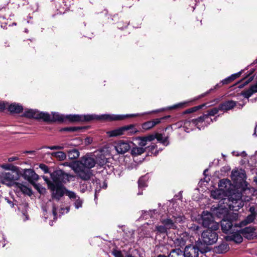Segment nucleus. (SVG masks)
I'll return each mask as SVG.
<instances>
[{
	"label": "nucleus",
	"mask_w": 257,
	"mask_h": 257,
	"mask_svg": "<svg viewBox=\"0 0 257 257\" xmlns=\"http://www.w3.org/2000/svg\"><path fill=\"white\" fill-rule=\"evenodd\" d=\"M68 156L70 160L76 159L79 156V152L77 149H73L68 151Z\"/></svg>",
	"instance_id": "obj_37"
},
{
	"label": "nucleus",
	"mask_w": 257,
	"mask_h": 257,
	"mask_svg": "<svg viewBox=\"0 0 257 257\" xmlns=\"http://www.w3.org/2000/svg\"><path fill=\"white\" fill-rule=\"evenodd\" d=\"M18 173L17 171H9L2 173L0 175V181L8 186H15V182L18 178Z\"/></svg>",
	"instance_id": "obj_8"
},
{
	"label": "nucleus",
	"mask_w": 257,
	"mask_h": 257,
	"mask_svg": "<svg viewBox=\"0 0 257 257\" xmlns=\"http://www.w3.org/2000/svg\"><path fill=\"white\" fill-rule=\"evenodd\" d=\"M255 219V215L254 214L251 213V214L248 215L246 218L239 223V227H242L243 226L246 225L248 223H251Z\"/></svg>",
	"instance_id": "obj_32"
},
{
	"label": "nucleus",
	"mask_w": 257,
	"mask_h": 257,
	"mask_svg": "<svg viewBox=\"0 0 257 257\" xmlns=\"http://www.w3.org/2000/svg\"><path fill=\"white\" fill-rule=\"evenodd\" d=\"M48 115L49 117L47 119H45V117H43V121L46 122H63L65 121V116L62 115L57 112H52V114H50L48 112H44Z\"/></svg>",
	"instance_id": "obj_18"
},
{
	"label": "nucleus",
	"mask_w": 257,
	"mask_h": 257,
	"mask_svg": "<svg viewBox=\"0 0 257 257\" xmlns=\"http://www.w3.org/2000/svg\"><path fill=\"white\" fill-rule=\"evenodd\" d=\"M170 241L173 242L170 243V244L174 247H182L186 243V239L180 235H175L173 237L171 238Z\"/></svg>",
	"instance_id": "obj_20"
},
{
	"label": "nucleus",
	"mask_w": 257,
	"mask_h": 257,
	"mask_svg": "<svg viewBox=\"0 0 257 257\" xmlns=\"http://www.w3.org/2000/svg\"><path fill=\"white\" fill-rule=\"evenodd\" d=\"M184 218L181 213H173L172 211L169 210L167 217L160 219L162 224L156 226L157 233L167 234L168 230L177 229V223L182 222Z\"/></svg>",
	"instance_id": "obj_3"
},
{
	"label": "nucleus",
	"mask_w": 257,
	"mask_h": 257,
	"mask_svg": "<svg viewBox=\"0 0 257 257\" xmlns=\"http://www.w3.org/2000/svg\"><path fill=\"white\" fill-rule=\"evenodd\" d=\"M42 148L48 149L51 150H62L64 149V147L62 146H44Z\"/></svg>",
	"instance_id": "obj_45"
},
{
	"label": "nucleus",
	"mask_w": 257,
	"mask_h": 257,
	"mask_svg": "<svg viewBox=\"0 0 257 257\" xmlns=\"http://www.w3.org/2000/svg\"><path fill=\"white\" fill-rule=\"evenodd\" d=\"M156 210H150L149 211L143 210L142 211V215L141 218L147 219L148 218V216H150V217L151 218L152 217L153 215L156 213Z\"/></svg>",
	"instance_id": "obj_38"
},
{
	"label": "nucleus",
	"mask_w": 257,
	"mask_h": 257,
	"mask_svg": "<svg viewBox=\"0 0 257 257\" xmlns=\"http://www.w3.org/2000/svg\"><path fill=\"white\" fill-rule=\"evenodd\" d=\"M220 83H219V84H217L214 86V88H213V89H212V88L210 89L209 90V91L207 92V93H208L210 91H211L213 90V89H216V88L219 87L220 86Z\"/></svg>",
	"instance_id": "obj_59"
},
{
	"label": "nucleus",
	"mask_w": 257,
	"mask_h": 257,
	"mask_svg": "<svg viewBox=\"0 0 257 257\" xmlns=\"http://www.w3.org/2000/svg\"><path fill=\"white\" fill-rule=\"evenodd\" d=\"M48 185V189L51 191L52 197L59 201L65 194V187L61 184H55L46 177H43Z\"/></svg>",
	"instance_id": "obj_4"
},
{
	"label": "nucleus",
	"mask_w": 257,
	"mask_h": 257,
	"mask_svg": "<svg viewBox=\"0 0 257 257\" xmlns=\"http://www.w3.org/2000/svg\"><path fill=\"white\" fill-rule=\"evenodd\" d=\"M229 234H231V235L227 237L229 240H232L237 243L242 241L243 238L239 230H233Z\"/></svg>",
	"instance_id": "obj_22"
},
{
	"label": "nucleus",
	"mask_w": 257,
	"mask_h": 257,
	"mask_svg": "<svg viewBox=\"0 0 257 257\" xmlns=\"http://www.w3.org/2000/svg\"><path fill=\"white\" fill-rule=\"evenodd\" d=\"M161 119H162V118H156L152 120L146 121L142 124V127L144 130H150L156 125L160 123Z\"/></svg>",
	"instance_id": "obj_23"
},
{
	"label": "nucleus",
	"mask_w": 257,
	"mask_h": 257,
	"mask_svg": "<svg viewBox=\"0 0 257 257\" xmlns=\"http://www.w3.org/2000/svg\"><path fill=\"white\" fill-rule=\"evenodd\" d=\"M196 6V4H195V3H194V2H193V5H190V7H191L192 8V11H193L194 10V9H195V7Z\"/></svg>",
	"instance_id": "obj_64"
},
{
	"label": "nucleus",
	"mask_w": 257,
	"mask_h": 257,
	"mask_svg": "<svg viewBox=\"0 0 257 257\" xmlns=\"http://www.w3.org/2000/svg\"><path fill=\"white\" fill-rule=\"evenodd\" d=\"M8 109L12 113H20L23 110V106L16 103H13L10 105Z\"/></svg>",
	"instance_id": "obj_26"
},
{
	"label": "nucleus",
	"mask_w": 257,
	"mask_h": 257,
	"mask_svg": "<svg viewBox=\"0 0 257 257\" xmlns=\"http://www.w3.org/2000/svg\"><path fill=\"white\" fill-rule=\"evenodd\" d=\"M123 130H124V128H123L122 126L111 131H108L106 133L108 136L109 137H116L122 135H124V133H123Z\"/></svg>",
	"instance_id": "obj_28"
},
{
	"label": "nucleus",
	"mask_w": 257,
	"mask_h": 257,
	"mask_svg": "<svg viewBox=\"0 0 257 257\" xmlns=\"http://www.w3.org/2000/svg\"><path fill=\"white\" fill-rule=\"evenodd\" d=\"M52 212H53V214L54 216V219H57V208L55 205H53Z\"/></svg>",
	"instance_id": "obj_54"
},
{
	"label": "nucleus",
	"mask_w": 257,
	"mask_h": 257,
	"mask_svg": "<svg viewBox=\"0 0 257 257\" xmlns=\"http://www.w3.org/2000/svg\"><path fill=\"white\" fill-rule=\"evenodd\" d=\"M241 94L245 98H248L253 94V93H252V91H251V90L249 88V89L243 91V92H242Z\"/></svg>",
	"instance_id": "obj_47"
},
{
	"label": "nucleus",
	"mask_w": 257,
	"mask_h": 257,
	"mask_svg": "<svg viewBox=\"0 0 257 257\" xmlns=\"http://www.w3.org/2000/svg\"><path fill=\"white\" fill-rule=\"evenodd\" d=\"M138 144L141 147L144 148L147 144V141L145 137H139L138 138Z\"/></svg>",
	"instance_id": "obj_42"
},
{
	"label": "nucleus",
	"mask_w": 257,
	"mask_h": 257,
	"mask_svg": "<svg viewBox=\"0 0 257 257\" xmlns=\"http://www.w3.org/2000/svg\"><path fill=\"white\" fill-rule=\"evenodd\" d=\"M81 128L80 127L76 126H71V127H65L63 129L64 131H68V132H77L78 130H80Z\"/></svg>",
	"instance_id": "obj_48"
},
{
	"label": "nucleus",
	"mask_w": 257,
	"mask_h": 257,
	"mask_svg": "<svg viewBox=\"0 0 257 257\" xmlns=\"http://www.w3.org/2000/svg\"><path fill=\"white\" fill-rule=\"evenodd\" d=\"M59 4L63 9H67L70 6L69 0H59Z\"/></svg>",
	"instance_id": "obj_39"
},
{
	"label": "nucleus",
	"mask_w": 257,
	"mask_h": 257,
	"mask_svg": "<svg viewBox=\"0 0 257 257\" xmlns=\"http://www.w3.org/2000/svg\"><path fill=\"white\" fill-rule=\"evenodd\" d=\"M70 177L69 175L65 173L62 170L55 171L51 174V177L55 184L63 185V183L69 182Z\"/></svg>",
	"instance_id": "obj_9"
},
{
	"label": "nucleus",
	"mask_w": 257,
	"mask_h": 257,
	"mask_svg": "<svg viewBox=\"0 0 257 257\" xmlns=\"http://www.w3.org/2000/svg\"><path fill=\"white\" fill-rule=\"evenodd\" d=\"M184 103H179L178 104H176V105H174L172 107V108H176L178 106H182L183 105H184Z\"/></svg>",
	"instance_id": "obj_61"
},
{
	"label": "nucleus",
	"mask_w": 257,
	"mask_h": 257,
	"mask_svg": "<svg viewBox=\"0 0 257 257\" xmlns=\"http://www.w3.org/2000/svg\"><path fill=\"white\" fill-rule=\"evenodd\" d=\"M7 104V103H5L4 102H0V110L2 111L4 110Z\"/></svg>",
	"instance_id": "obj_56"
},
{
	"label": "nucleus",
	"mask_w": 257,
	"mask_h": 257,
	"mask_svg": "<svg viewBox=\"0 0 257 257\" xmlns=\"http://www.w3.org/2000/svg\"><path fill=\"white\" fill-rule=\"evenodd\" d=\"M199 243L190 244L187 245L183 251L185 257H198L199 252L201 251Z\"/></svg>",
	"instance_id": "obj_12"
},
{
	"label": "nucleus",
	"mask_w": 257,
	"mask_h": 257,
	"mask_svg": "<svg viewBox=\"0 0 257 257\" xmlns=\"http://www.w3.org/2000/svg\"><path fill=\"white\" fill-rule=\"evenodd\" d=\"M131 149V146L128 142L120 140L119 141L115 146V149L118 154H123L128 151Z\"/></svg>",
	"instance_id": "obj_17"
},
{
	"label": "nucleus",
	"mask_w": 257,
	"mask_h": 257,
	"mask_svg": "<svg viewBox=\"0 0 257 257\" xmlns=\"http://www.w3.org/2000/svg\"><path fill=\"white\" fill-rule=\"evenodd\" d=\"M227 194H228L226 192L219 188L218 189L211 191V197L212 198L215 199L223 200V203L224 204H225L224 201H228V204H229L230 203H232V201L234 203L236 199H239V200H241V196L239 193H238L235 195V197H236L235 199H234L232 196L228 198H226L225 197L227 196ZM225 203L227 204V203L225 202ZM233 204L234 205L235 204L234 203ZM227 205H228V204Z\"/></svg>",
	"instance_id": "obj_5"
},
{
	"label": "nucleus",
	"mask_w": 257,
	"mask_h": 257,
	"mask_svg": "<svg viewBox=\"0 0 257 257\" xmlns=\"http://www.w3.org/2000/svg\"><path fill=\"white\" fill-rule=\"evenodd\" d=\"M39 168L43 170L45 173H49V168L47 165L41 164L39 165Z\"/></svg>",
	"instance_id": "obj_50"
},
{
	"label": "nucleus",
	"mask_w": 257,
	"mask_h": 257,
	"mask_svg": "<svg viewBox=\"0 0 257 257\" xmlns=\"http://www.w3.org/2000/svg\"><path fill=\"white\" fill-rule=\"evenodd\" d=\"M145 151V149L143 147H133L131 150V154L133 156H138L143 154Z\"/></svg>",
	"instance_id": "obj_36"
},
{
	"label": "nucleus",
	"mask_w": 257,
	"mask_h": 257,
	"mask_svg": "<svg viewBox=\"0 0 257 257\" xmlns=\"http://www.w3.org/2000/svg\"><path fill=\"white\" fill-rule=\"evenodd\" d=\"M157 140L165 147H167L170 144L169 137H165L162 134L158 133Z\"/></svg>",
	"instance_id": "obj_29"
},
{
	"label": "nucleus",
	"mask_w": 257,
	"mask_h": 257,
	"mask_svg": "<svg viewBox=\"0 0 257 257\" xmlns=\"http://www.w3.org/2000/svg\"><path fill=\"white\" fill-rule=\"evenodd\" d=\"M112 254L115 257H123L121 251L117 249H114Z\"/></svg>",
	"instance_id": "obj_51"
},
{
	"label": "nucleus",
	"mask_w": 257,
	"mask_h": 257,
	"mask_svg": "<svg viewBox=\"0 0 257 257\" xmlns=\"http://www.w3.org/2000/svg\"><path fill=\"white\" fill-rule=\"evenodd\" d=\"M95 161L96 162V164L100 167H103L107 162V159L102 154H100L99 156H97Z\"/></svg>",
	"instance_id": "obj_33"
},
{
	"label": "nucleus",
	"mask_w": 257,
	"mask_h": 257,
	"mask_svg": "<svg viewBox=\"0 0 257 257\" xmlns=\"http://www.w3.org/2000/svg\"><path fill=\"white\" fill-rule=\"evenodd\" d=\"M168 257H185L183 251L179 248L172 249L168 255Z\"/></svg>",
	"instance_id": "obj_31"
},
{
	"label": "nucleus",
	"mask_w": 257,
	"mask_h": 257,
	"mask_svg": "<svg viewBox=\"0 0 257 257\" xmlns=\"http://www.w3.org/2000/svg\"><path fill=\"white\" fill-rule=\"evenodd\" d=\"M236 105V102L233 100L226 101L218 105L220 110L227 111L232 109Z\"/></svg>",
	"instance_id": "obj_24"
},
{
	"label": "nucleus",
	"mask_w": 257,
	"mask_h": 257,
	"mask_svg": "<svg viewBox=\"0 0 257 257\" xmlns=\"http://www.w3.org/2000/svg\"><path fill=\"white\" fill-rule=\"evenodd\" d=\"M157 134L158 133H156L155 134H151L147 136H145L146 138L147 142H151L154 141L155 139H157Z\"/></svg>",
	"instance_id": "obj_46"
},
{
	"label": "nucleus",
	"mask_w": 257,
	"mask_h": 257,
	"mask_svg": "<svg viewBox=\"0 0 257 257\" xmlns=\"http://www.w3.org/2000/svg\"><path fill=\"white\" fill-rule=\"evenodd\" d=\"M232 201V203L228 205H224L220 208L217 209V214L221 217V215L223 214V218L221 221V227L222 231L226 233L229 234L233 230H235V228L239 227L238 224L235 222L238 217V214L235 213H228V210L233 211H237L241 208L243 203L241 200L236 199L235 202Z\"/></svg>",
	"instance_id": "obj_1"
},
{
	"label": "nucleus",
	"mask_w": 257,
	"mask_h": 257,
	"mask_svg": "<svg viewBox=\"0 0 257 257\" xmlns=\"http://www.w3.org/2000/svg\"><path fill=\"white\" fill-rule=\"evenodd\" d=\"M77 164L82 166L83 168L91 170L96 164V162L93 158L86 155L82 157L79 163Z\"/></svg>",
	"instance_id": "obj_14"
},
{
	"label": "nucleus",
	"mask_w": 257,
	"mask_h": 257,
	"mask_svg": "<svg viewBox=\"0 0 257 257\" xmlns=\"http://www.w3.org/2000/svg\"><path fill=\"white\" fill-rule=\"evenodd\" d=\"M65 194L72 201H74V205L76 209H79L82 206L83 200L81 199L74 192L68 190L66 188Z\"/></svg>",
	"instance_id": "obj_15"
},
{
	"label": "nucleus",
	"mask_w": 257,
	"mask_h": 257,
	"mask_svg": "<svg viewBox=\"0 0 257 257\" xmlns=\"http://www.w3.org/2000/svg\"><path fill=\"white\" fill-rule=\"evenodd\" d=\"M36 187L39 192L41 193H42L43 192L45 191V189L41 187L39 185H36Z\"/></svg>",
	"instance_id": "obj_57"
},
{
	"label": "nucleus",
	"mask_w": 257,
	"mask_h": 257,
	"mask_svg": "<svg viewBox=\"0 0 257 257\" xmlns=\"http://www.w3.org/2000/svg\"><path fill=\"white\" fill-rule=\"evenodd\" d=\"M204 105H205V104H202V105H200L198 106H196L192 107V108H189L188 110H187L186 112L187 113H191L193 112H195V111L202 108Z\"/></svg>",
	"instance_id": "obj_44"
},
{
	"label": "nucleus",
	"mask_w": 257,
	"mask_h": 257,
	"mask_svg": "<svg viewBox=\"0 0 257 257\" xmlns=\"http://www.w3.org/2000/svg\"><path fill=\"white\" fill-rule=\"evenodd\" d=\"M132 5V4L131 3H130L129 4H126V5H122V7L130 8V7H131Z\"/></svg>",
	"instance_id": "obj_62"
},
{
	"label": "nucleus",
	"mask_w": 257,
	"mask_h": 257,
	"mask_svg": "<svg viewBox=\"0 0 257 257\" xmlns=\"http://www.w3.org/2000/svg\"><path fill=\"white\" fill-rule=\"evenodd\" d=\"M2 167L6 170H11V171H14L16 169V167L10 164L4 165Z\"/></svg>",
	"instance_id": "obj_49"
},
{
	"label": "nucleus",
	"mask_w": 257,
	"mask_h": 257,
	"mask_svg": "<svg viewBox=\"0 0 257 257\" xmlns=\"http://www.w3.org/2000/svg\"><path fill=\"white\" fill-rule=\"evenodd\" d=\"M228 248V245L226 243H222L216 248L215 251L219 253H223L226 252Z\"/></svg>",
	"instance_id": "obj_35"
},
{
	"label": "nucleus",
	"mask_w": 257,
	"mask_h": 257,
	"mask_svg": "<svg viewBox=\"0 0 257 257\" xmlns=\"http://www.w3.org/2000/svg\"><path fill=\"white\" fill-rule=\"evenodd\" d=\"M212 121L213 119L210 118V116L206 113L203 114L197 118L192 120V122L195 125L199 130L204 128Z\"/></svg>",
	"instance_id": "obj_11"
},
{
	"label": "nucleus",
	"mask_w": 257,
	"mask_h": 257,
	"mask_svg": "<svg viewBox=\"0 0 257 257\" xmlns=\"http://www.w3.org/2000/svg\"><path fill=\"white\" fill-rule=\"evenodd\" d=\"M202 223L204 227L207 229H212L214 230H217L219 227V224L214 221L213 217L211 213L207 211H203L202 215Z\"/></svg>",
	"instance_id": "obj_6"
},
{
	"label": "nucleus",
	"mask_w": 257,
	"mask_h": 257,
	"mask_svg": "<svg viewBox=\"0 0 257 257\" xmlns=\"http://www.w3.org/2000/svg\"><path fill=\"white\" fill-rule=\"evenodd\" d=\"M239 231L245 238L248 239H252L257 237V232L253 227H246L239 229Z\"/></svg>",
	"instance_id": "obj_16"
},
{
	"label": "nucleus",
	"mask_w": 257,
	"mask_h": 257,
	"mask_svg": "<svg viewBox=\"0 0 257 257\" xmlns=\"http://www.w3.org/2000/svg\"><path fill=\"white\" fill-rule=\"evenodd\" d=\"M24 177L25 179L32 183L39 179V176L33 169H26L24 172Z\"/></svg>",
	"instance_id": "obj_19"
},
{
	"label": "nucleus",
	"mask_w": 257,
	"mask_h": 257,
	"mask_svg": "<svg viewBox=\"0 0 257 257\" xmlns=\"http://www.w3.org/2000/svg\"><path fill=\"white\" fill-rule=\"evenodd\" d=\"M73 170L77 176L84 181H88L95 177L93 175L91 170L83 168L78 164H76L73 166Z\"/></svg>",
	"instance_id": "obj_7"
},
{
	"label": "nucleus",
	"mask_w": 257,
	"mask_h": 257,
	"mask_svg": "<svg viewBox=\"0 0 257 257\" xmlns=\"http://www.w3.org/2000/svg\"><path fill=\"white\" fill-rule=\"evenodd\" d=\"M240 74H241V72H238L237 73H236L231 75L230 76H229V77H230V80L231 81H233L236 78L239 77V76L240 75Z\"/></svg>",
	"instance_id": "obj_52"
},
{
	"label": "nucleus",
	"mask_w": 257,
	"mask_h": 257,
	"mask_svg": "<svg viewBox=\"0 0 257 257\" xmlns=\"http://www.w3.org/2000/svg\"><path fill=\"white\" fill-rule=\"evenodd\" d=\"M157 148V145L155 144L151 145L148 146L146 149H148L149 152H151V154H153L154 156H157L158 154V151L154 152V150Z\"/></svg>",
	"instance_id": "obj_41"
},
{
	"label": "nucleus",
	"mask_w": 257,
	"mask_h": 257,
	"mask_svg": "<svg viewBox=\"0 0 257 257\" xmlns=\"http://www.w3.org/2000/svg\"><path fill=\"white\" fill-rule=\"evenodd\" d=\"M139 114H131L126 115L119 114H69L65 115V120H68L71 122L76 121H88L92 120H120L125 119L129 116H139Z\"/></svg>",
	"instance_id": "obj_2"
},
{
	"label": "nucleus",
	"mask_w": 257,
	"mask_h": 257,
	"mask_svg": "<svg viewBox=\"0 0 257 257\" xmlns=\"http://www.w3.org/2000/svg\"><path fill=\"white\" fill-rule=\"evenodd\" d=\"M212 229H207L202 233L201 237L204 243L211 245L215 243L218 239V234Z\"/></svg>",
	"instance_id": "obj_10"
},
{
	"label": "nucleus",
	"mask_w": 257,
	"mask_h": 257,
	"mask_svg": "<svg viewBox=\"0 0 257 257\" xmlns=\"http://www.w3.org/2000/svg\"><path fill=\"white\" fill-rule=\"evenodd\" d=\"M232 154L233 156H240V153H239L238 152L233 151L232 152Z\"/></svg>",
	"instance_id": "obj_60"
},
{
	"label": "nucleus",
	"mask_w": 257,
	"mask_h": 257,
	"mask_svg": "<svg viewBox=\"0 0 257 257\" xmlns=\"http://www.w3.org/2000/svg\"><path fill=\"white\" fill-rule=\"evenodd\" d=\"M23 116L28 118H34L37 119H42L43 120V117L47 119L48 115L44 113V112H40L37 109H29L26 110L23 114Z\"/></svg>",
	"instance_id": "obj_13"
},
{
	"label": "nucleus",
	"mask_w": 257,
	"mask_h": 257,
	"mask_svg": "<svg viewBox=\"0 0 257 257\" xmlns=\"http://www.w3.org/2000/svg\"><path fill=\"white\" fill-rule=\"evenodd\" d=\"M123 133L124 135H132L136 134L138 132L137 128L134 124H130L122 126Z\"/></svg>",
	"instance_id": "obj_27"
},
{
	"label": "nucleus",
	"mask_w": 257,
	"mask_h": 257,
	"mask_svg": "<svg viewBox=\"0 0 257 257\" xmlns=\"http://www.w3.org/2000/svg\"><path fill=\"white\" fill-rule=\"evenodd\" d=\"M231 81L230 80V77H227V78L223 79L221 82L220 83H222V85L223 84H227L230 83Z\"/></svg>",
	"instance_id": "obj_53"
},
{
	"label": "nucleus",
	"mask_w": 257,
	"mask_h": 257,
	"mask_svg": "<svg viewBox=\"0 0 257 257\" xmlns=\"http://www.w3.org/2000/svg\"><path fill=\"white\" fill-rule=\"evenodd\" d=\"M92 142V139L91 138L87 137V138H85L84 140L85 144L86 145L91 144Z\"/></svg>",
	"instance_id": "obj_55"
},
{
	"label": "nucleus",
	"mask_w": 257,
	"mask_h": 257,
	"mask_svg": "<svg viewBox=\"0 0 257 257\" xmlns=\"http://www.w3.org/2000/svg\"><path fill=\"white\" fill-rule=\"evenodd\" d=\"M15 187L17 188V190H19V191H21L23 193L25 194L31 196L32 194V190L29 187H28L27 186L23 184L17 183L15 184Z\"/></svg>",
	"instance_id": "obj_25"
},
{
	"label": "nucleus",
	"mask_w": 257,
	"mask_h": 257,
	"mask_svg": "<svg viewBox=\"0 0 257 257\" xmlns=\"http://www.w3.org/2000/svg\"><path fill=\"white\" fill-rule=\"evenodd\" d=\"M148 177L147 175L142 176L138 180V187L139 189H143L147 187Z\"/></svg>",
	"instance_id": "obj_30"
},
{
	"label": "nucleus",
	"mask_w": 257,
	"mask_h": 257,
	"mask_svg": "<svg viewBox=\"0 0 257 257\" xmlns=\"http://www.w3.org/2000/svg\"><path fill=\"white\" fill-rule=\"evenodd\" d=\"M247 155L245 151H242V152L240 153V156L245 157Z\"/></svg>",
	"instance_id": "obj_63"
},
{
	"label": "nucleus",
	"mask_w": 257,
	"mask_h": 257,
	"mask_svg": "<svg viewBox=\"0 0 257 257\" xmlns=\"http://www.w3.org/2000/svg\"><path fill=\"white\" fill-rule=\"evenodd\" d=\"M51 154L52 157L56 158L59 161H63L66 158V155L63 152H53Z\"/></svg>",
	"instance_id": "obj_34"
},
{
	"label": "nucleus",
	"mask_w": 257,
	"mask_h": 257,
	"mask_svg": "<svg viewBox=\"0 0 257 257\" xmlns=\"http://www.w3.org/2000/svg\"><path fill=\"white\" fill-rule=\"evenodd\" d=\"M92 182L93 183H95L97 186H99L100 188H102L103 189H106L107 188V183L105 181H104L103 183V185L101 187L100 185V181L97 179L96 177L92 179Z\"/></svg>",
	"instance_id": "obj_40"
},
{
	"label": "nucleus",
	"mask_w": 257,
	"mask_h": 257,
	"mask_svg": "<svg viewBox=\"0 0 257 257\" xmlns=\"http://www.w3.org/2000/svg\"><path fill=\"white\" fill-rule=\"evenodd\" d=\"M18 159H19L18 157H10V158H8V161L9 162H13L14 161L18 160Z\"/></svg>",
	"instance_id": "obj_58"
},
{
	"label": "nucleus",
	"mask_w": 257,
	"mask_h": 257,
	"mask_svg": "<svg viewBox=\"0 0 257 257\" xmlns=\"http://www.w3.org/2000/svg\"><path fill=\"white\" fill-rule=\"evenodd\" d=\"M231 186V181L227 179H223L219 181L218 183V188L227 194L229 193Z\"/></svg>",
	"instance_id": "obj_21"
},
{
	"label": "nucleus",
	"mask_w": 257,
	"mask_h": 257,
	"mask_svg": "<svg viewBox=\"0 0 257 257\" xmlns=\"http://www.w3.org/2000/svg\"><path fill=\"white\" fill-rule=\"evenodd\" d=\"M219 110V109H218V107H214L210 110H208L207 111L206 114L210 115V116H214L218 113Z\"/></svg>",
	"instance_id": "obj_43"
}]
</instances>
